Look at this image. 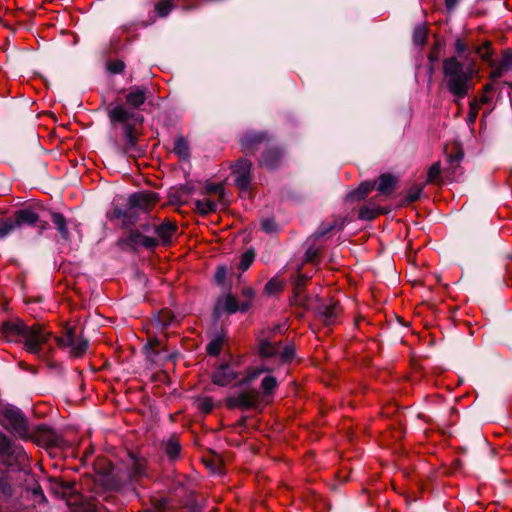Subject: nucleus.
<instances>
[{
  "label": "nucleus",
  "mask_w": 512,
  "mask_h": 512,
  "mask_svg": "<svg viewBox=\"0 0 512 512\" xmlns=\"http://www.w3.org/2000/svg\"><path fill=\"white\" fill-rule=\"evenodd\" d=\"M259 353L263 357L279 355L283 362H290L294 359L295 349L290 344L281 348L278 342H272L262 336L259 338Z\"/></svg>",
  "instance_id": "obj_9"
},
{
  "label": "nucleus",
  "mask_w": 512,
  "mask_h": 512,
  "mask_svg": "<svg viewBox=\"0 0 512 512\" xmlns=\"http://www.w3.org/2000/svg\"><path fill=\"white\" fill-rule=\"evenodd\" d=\"M0 493L7 496L12 494V486L6 478H0Z\"/></svg>",
  "instance_id": "obj_48"
},
{
  "label": "nucleus",
  "mask_w": 512,
  "mask_h": 512,
  "mask_svg": "<svg viewBox=\"0 0 512 512\" xmlns=\"http://www.w3.org/2000/svg\"><path fill=\"white\" fill-rule=\"evenodd\" d=\"M479 74L476 59L465 56V61L450 56L442 61L443 84L455 99L467 97L474 88V78Z\"/></svg>",
  "instance_id": "obj_1"
},
{
  "label": "nucleus",
  "mask_w": 512,
  "mask_h": 512,
  "mask_svg": "<svg viewBox=\"0 0 512 512\" xmlns=\"http://www.w3.org/2000/svg\"><path fill=\"white\" fill-rule=\"evenodd\" d=\"M341 307L337 302H333L329 305H321L318 308V315L321 318L322 322L329 326L333 325L337 322L338 317L341 314Z\"/></svg>",
  "instance_id": "obj_17"
},
{
  "label": "nucleus",
  "mask_w": 512,
  "mask_h": 512,
  "mask_svg": "<svg viewBox=\"0 0 512 512\" xmlns=\"http://www.w3.org/2000/svg\"><path fill=\"white\" fill-rule=\"evenodd\" d=\"M124 68L125 64L121 60H114L107 64V69L113 74L122 73Z\"/></svg>",
  "instance_id": "obj_46"
},
{
  "label": "nucleus",
  "mask_w": 512,
  "mask_h": 512,
  "mask_svg": "<svg viewBox=\"0 0 512 512\" xmlns=\"http://www.w3.org/2000/svg\"><path fill=\"white\" fill-rule=\"evenodd\" d=\"M441 172L440 162H435L428 170L427 182L434 183L438 179Z\"/></svg>",
  "instance_id": "obj_45"
},
{
  "label": "nucleus",
  "mask_w": 512,
  "mask_h": 512,
  "mask_svg": "<svg viewBox=\"0 0 512 512\" xmlns=\"http://www.w3.org/2000/svg\"><path fill=\"white\" fill-rule=\"evenodd\" d=\"M454 48H455V52H456L455 56L459 57L463 61H465L466 55H468L469 58H473L471 55L472 54L471 49L469 48V46L466 44V42L463 39L457 38L454 43Z\"/></svg>",
  "instance_id": "obj_31"
},
{
  "label": "nucleus",
  "mask_w": 512,
  "mask_h": 512,
  "mask_svg": "<svg viewBox=\"0 0 512 512\" xmlns=\"http://www.w3.org/2000/svg\"><path fill=\"white\" fill-rule=\"evenodd\" d=\"M0 457L5 466L14 470H22L28 465V456L23 447L2 432H0Z\"/></svg>",
  "instance_id": "obj_5"
},
{
  "label": "nucleus",
  "mask_w": 512,
  "mask_h": 512,
  "mask_svg": "<svg viewBox=\"0 0 512 512\" xmlns=\"http://www.w3.org/2000/svg\"><path fill=\"white\" fill-rule=\"evenodd\" d=\"M173 8V0H159L155 5V11L159 17H166Z\"/></svg>",
  "instance_id": "obj_34"
},
{
  "label": "nucleus",
  "mask_w": 512,
  "mask_h": 512,
  "mask_svg": "<svg viewBox=\"0 0 512 512\" xmlns=\"http://www.w3.org/2000/svg\"><path fill=\"white\" fill-rule=\"evenodd\" d=\"M254 258H255V253L252 250H248V251L244 252L241 255V259H240L239 266H238L239 269L241 271H246L252 265Z\"/></svg>",
  "instance_id": "obj_40"
},
{
  "label": "nucleus",
  "mask_w": 512,
  "mask_h": 512,
  "mask_svg": "<svg viewBox=\"0 0 512 512\" xmlns=\"http://www.w3.org/2000/svg\"><path fill=\"white\" fill-rule=\"evenodd\" d=\"M385 210L371 200L367 205L360 208L358 217L361 220H372L380 214H384Z\"/></svg>",
  "instance_id": "obj_22"
},
{
  "label": "nucleus",
  "mask_w": 512,
  "mask_h": 512,
  "mask_svg": "<svg viewBox=\"0 0 512 512\" xmlns=\"http://www.w3.org/2000/svg\"><path fill=\"white\" fill-rule=\"evenodd\" d=\"M242 293L249 300H251L254 297V294H255L254 290L252 288H250V287L244 288Z\"/></svg>",
  "instance_id": "obj_53"
},
{
  "label": "nucleus",
  "mask_w": 512,
  "mask_h": 512,
  "mask_svg": "<svg viewBox=\"0 0 512 512\" xmlns=\"http://www.w3.org/2000/svg\"><path fill=\"white\" fill-rule=\"evenodd\" d=\"M239 373L230 364L219 366L213 373L212 379L214 384L219 386H227L237 380Z\"/></svg>",
  "instance_id": "obj_14"
},
{
  "label": "nucleus",
  "mask_w": 512,
  "mask_h": 512,
  "mask_svg": "<svg viewBox=\"0 0 512 512\" xmlns=\"http://www.w3.org/2000/svg\"><path fill=\"white\" fill-rule=\"evenodd\" d=\"M181 446L177 438L171 437L165 444V452L171 458L175 459L179 456Z\"/></svg>",
  "instance_id": "obj_33"
},
{
  "label": "nucleus",
  "mask_w": 512,
  "mask_h": 512,
  "mask_svg": "<svg viewBox=\"0 0 512 512\" xmlns=\"http://www.w3.org/2000/svg\"><path fill=\"white\" fill-rule=\"evenodd\" d=\"M375 187V182H363L356 190L349 193L348 197L351 199L362 200L364 199Z\"/></svg>",
  "instance_id": "obj_27"
},
{
  "label": "nucleus",
  "mask_w": 512,
  "mask_h": 512,
  "mask_svg": "<svg viewBox=\"0 0 512 512\" xmlns=\"http://www.w3.org/2000/svg\"><path fill=\"white\" fill-rule=\"evenodd\" d=\"M38 221L39 215L32 208L17 210L11 216H0V239L24 226L35 225Z\"/></svg>",
  "instance_id": "obj_4"
},
{
  "label": "nucleus",
  "mask_w": 512,
  "mask_h": 512,
  "mask_svg": "<svg viewBox=\"0 0 512 512\" xmlns=\"http://www.w3.org/2000/svg\"><path fill=\"white\" fill-rule=\"evenodd\" d=\"M423 185H414L407 191L406 201L407 203L415 202L419 199L420 195L423 192Z\"/></svg>",
  "instance_id": "obj_42"
},
{
  "label": "nucleus",
  "mask_w": 512,
  "mask_h": 512,
  "mask_svg": "<svg viewBox=\"0 0 512 512\" xmlns=\"http://www.w3.org/2000/svg\"><path fill=\"white\" fill-rule=\"evenodd\" d=\"M227 270L224 266H220L217 268V271L215 273V280L218 283H223L226 279Z\"/></svg>",
  "instance_id": "obj_50"
},
{
  "label": "nucleus",
  "mask_w": 512,
  "mask_h": 512,
  "mask_svg": "<svg viewBox=\"0 0 512 512\" xmlns=\"http://www.w3.org/2000/svg\"><path fill=\"white\" fill-rule=\"evenodd\" d=\"M493 92H494V86L491 83L486 84L483 87L482 94L478 99V102L480 103V108L485 105L489 104L492 101L493 98Z\"/></svg>",
  "instance_id": "obj_37"
},
{
  "label": "nucleus",
  "mask_w": 512,
  "mask_h": 512,
  "mask_svg": "<svg viewBox=\"0 0 512 512\" xmlns=\"http://www.w3.org/2000/svg\"><path fill=\"white\" fill-rule=\"evenodd\" d=\"M460 158H461L460 156H455V157L451 156V161H453L455 159L457 162H459Z\"/></svg>",
  "instance_id": "obj_56"
},
{
  "label": "nucleus",
  "mask_w": 512,
  "mask_h": 512,
  "mask_svg": "<svg viewBox=\"0 0 512 512\" xmlns=\"http://www.w3.org/2000/svg\"><path fill=\"white\" fill-rule=\"evenodd\" d=\"M480 109L481 108H480V103L478 102V99L477 98L472 99L469 103V112H468V116H467L468 124L475 123Z\"/></svg>",
  "instance_id": "obj_38"
},
{
  "label": "nucleus",
  "mask_w": 512,
  "mask_h": 512,
  "mask_svg": "<svg viewBox=\"0 0 512 512\" xmlns=\"http://www.w3.org/2000/svg\"><path fill=\"white\" fill-rule=\"evenodd\" d=\"M128 201L141 213L145 214L158 202V197L153 192H139L132 194Z\"/></svg>",
  "instance_id": "obj_13"
},
{
  "label": "nucleus",
  "mask_w": 512,
  "mask_h": 512,
  "mask_svg": "<svg viewBox=\"0 0 512 512\" xmlns=\"http://www.w3.org/2000/svg\"><path fill=\"white\" fill-rule=\"evenodd\" d=\"M55 340L60 348H69L70 355L76 358L83 356L88 348V340L77 334L75 326H67L64 334Z\"/></svg>",
  "instance_id": "obj_7"
},
{
  "label": "nucleus",
  "mask_w": 512,
  "mask_h": 512,
  "mask_svg": "<svg viewBox=\"0 0 512 512\" xmlns=\"http://www.w3.org/2000/svg\"><path fill=\"white\" fill-rule=\"evenodd\" d=\"M108 116L113 123H122L126 139L125 152H132L137 143V135L132 122L140 121L139 117L125 108L123 105H116L108 111Z\"/></svg>",
  "instance_id": "obj_3"
},
{
  "label": "nucleus",
  "mask_w": 512,
  "mask_h": 512,
  "mask_svg": "<svg viewBox=\"0 0 512 512\" xmlns=\"http://www.w3.org/2000/svg\"><path fill=\"white\" fill-rule=\"evenodd\" d=\"M0 333L7 342H23L28 353L44 358V346L50 338V333L40 325L27 326L22 320L14 319L5 321Z\"/></svg>",
  "instance_id": "obj_2"
},
{
  "label": "nucleus",
  "mask_w": 512,
  "mask_h": 512,
  "mask_svg": "<svg viewBox=\"0 0 512 512\" xmlns=\"http://www.w3.org/2000/svg\"><path fill=\"white\" fill-rule=\"evenodd\" d=\"M318 255V251L314 248H309L306 252L307 261H313Z\"/></svg>",
  "instance_id": "obj_52"
},
{
  "label": "nucleus",
  "mask_w": 512,
  "mask_h": 512,
  "mask_svg": "<svg viewBox=\"0 0 512 512\" xmlns=\"http://www.w3.org/2000/svg\"><path fill=\"white\" fill-rule=\"evenodd\" d=\"M488 65L492 68V71L490 72V79L495 81L499 78H501L504 73L506 72L503 68H501L496 60H492L488 63Z\"/></svg>",
  "instance_id": "obj_44"
},
{
  "label": "nucleus",
  "mask_w": 512,
  "mask_h": 512,
  "mask_svg": "<svg viewBox=\"0 0 512 512\" xmlns=\"http://www.w3.org/2000/svg\"><path fill=\"white\" fill-rule=\"evenodd\" d=\"M0 416H22V412L16 406L0 403Z\"/></svg>",
  "instance_id": "obj_41"
},
{
  "label": "nucleus",
  "mask_w": 512,
  "mask_h": 512,
  "mask_svg": "<svg viewBox=\"0 0 512 512\" xmlns=\"http://www.w3.org/2000/svg\"><path fill=\"white\" fill-rule=\"evenodd\" d=\"M125 242L133 248L142 246L146 249L153 250L157 247V243L153 237L144 235L139 230H131Z\"/></svg>",
  "instance_id": "obj_15"
},
{
  "label": "nucleus",
  "mask_w": 512,
  "mask_h": 512,
  "mask_svg": "<svg viewBox=\"0 0 512 512\" xmlns=\"http://www.w3.org/2000/svg\"><path fill=\"white\" fill-rule=\"evenodd\" d=\"M141 212L127 201L125 207L115 206L110 212L111 219H122L123 226L128 227L137 223Z\"/></svg>",
  "instance_id": "obj_12"
},
{
  "label": "nucleus",
  "mask_w": 512,
  "mask_h": 512,
  "mask_svg": "<svg viewBox=\"0 0 512 512\" xmlns=\"http://www.w3.org/2000/svg\"><path fill=\"white\" fill-rule=\"evenodd\" d=\"M395 179L390 174H382L379 178L377 190L382 195H388L392 191Z\"/></svg>",
  "instance_id": "obj_29"
},
{
  "label": "nucleus",
  "mask_w": 512,
  "mask_h": 512,
  "mask_svg": "<svg viewBox=\"0 0 512 512\" xmlns=\"http://www.w3.org/2000/svg\"><path fill=\"white\" fill-rule=\"evenodd\" d=\"M497 64L506 72L510 70L512 68V51H504L501 59L497 61Z\"/></svg>",
  "instance_id": "obj_43"
},
{
  "label": "nucleus",
  "mask_w": 512,
  "mask_h": 512,
  "mask_svg": "<svg viewBox=\"0 0 512 512\" xmlns=\"http://www.w3.org/2000/svg\"><path fill=\"white\" fill-rule=\"evenodd\" d=\"M251 169L252 163L248 159H239L232 166V173L234 175V182L237 188L240 190L242 197H250V185H251Z\"/></svg>",
  "instance_id": "obj_8"
},
{
  "label": "nucleus",
  "mask_w": 512,
  "mask_h": 512,
  "mask_svg": "<svg viewBox=\"0 0 512 512\" xmlns=\"http://www.w3.org/2000/svg\"><path fill=\"white\" fill-rule=\"evenodd\" d=\"M428 37V28L424 24H419L413 31V42L416 45H424Z\"/></svg>",
  "instance_id": "obj_32"
},
{
  "label": "nucleus",
  "mask_w": 512,
  "mask_h": 512,
  "mask_svg": "<svg viewBox=\"0 0 512 512\" xmlns=\"http://www.w3.org/2000/svg\"><path fill=\"white\" fill-rule=\"evenodd\" d=\"M249 307V301L243 302L241 305H238L236 298L228 294L218 300L215 309L216 311H225L229 314H232L238 310L246 311Z\"/></svg>",
  "instance_id": "obj_16"
},
{
  "label": "nucleus",
  "mask_w": 512,
  "mask_h": 512,
  "mask_svg": "<svg viewBox=\"0 0 512 512\" xmlns=\"http://www.w3.org/2000/svg\"><path fill=\"white\" fill-rule=\"evenodd\" d=\"M204 190L207 194H212L217 196L220 200L224 196V186L222 183H207L204 186Z\"/></svg>",
  "instance_id": "obj_39"
},
{
  "label": "nucleus",
  "mask_w": 512,
  "mask_h": 512,
  "mask_svg": "<svg viewBox=\"0 0 512 512\" xmlns=\"http://www.w3.org/2000/svg\"><path fill=\"white\" fill-rule=\"evenodd\" d=\"M146 101V91L141 87H133L126 95V103L132 108H139Z\"/></svg>",
  "instance_id": "obj_21"
},
{
  "label": "nucleus",
  "mask_w": 512,
  "mask_h": 512,
  "mask_svg": "<svg viewBox=\"0 0 512 512\" xmlns=\"http://www.w3.org/2000/svg\"><path fill=\"white\" fill-rule=\"evenodd\" d=\"M283 287H284L283 282L280 279L275 277L266 283L264 292L267 295H274V294L281 292L283 290Z\"/></svg>",
  "instance_id": "obj_35"
},
{
  "label": "nucleus",
  "mask_w": 512,
  "mask_h": 512,
  "mask_svg": "<svg viewBox=\"0 0 512 512\" xmlns=\"http://www.w3.org/2000/svg\"><path fill=\"white\" fill-rule=\"evenodd\" d=\"M152 225H153V222H152V223H146V224H143V225H142V229H143V231H144V232H150V231H153Z\"/></svg>",
  "instance_id": "obj_55"
},
{
  "label": "nucleus",
  "mask_w": 512,
  "mask_h": 512,
  "mask_svg": "<svg viewBox=\"0 0 512 512\" xmlns=\"http://www.w3.org/2000/svg\"><path fill=\"white\" fill-rule=\"evenodd\" d=\"M0 424L11 434L22 439L31 438L35 434L34 428L29 425L27 418H1Z\"/></svg>",
  "instance_id": "obj_10"
},
{
  "label": "nucleus",
  "mask_w": 512,
  "mask_h": 512,
  "mask_svg": "<svg viewBox=\"0 0 512 512\" xmlns=\"http://www.w3.org/2000/svg\"><path fill=\"white\" fill-rule=\"evenodd\" d=\"M195 208L201 215H207L216 211L217 203L210 198L198 199L195 201Z\"/></svg>",
  "instance_id": "obj_28"
},
{
  "label": "nucleus",
  "mask_w": 512,
  "mask_h": 512,
  "mask_svg": "<svg viewBox=\"0 0 512 512\" xmlns=\"http://www.w3.org/2000/svg\"><path fill=\"white\" fill-rule=\"evenodd\" d=\"M474 52L486 63L493 60V50L489 41H485L482 45L476 46Z\"/></svg>",
  "instance_id": "obj_30"
},
{
  "label": "nucleus",
  "mask_w": 512,
  "mask_h": 512,
  "mask_svg": "<svg viewBox=\"0 0 512 512\" xmlns=\"http://www.w3.org/2000/svg\"><path fill=\"white\" fill-rule=\"evenodd\" d=\"M458 3V0H445L446 7L448 9H453Z\"/></svg>",
  "instance_id": "obj_54"
},
{
  "label": "nucleus",
  "mask_w": 512,
  "mask_h": 512,
  "mask_svg": "<svg viewBox=\"0 0 512 512\" xmlns=\"http://www.w3.org/2000/svg\"><path fill=\"white\" fill-rule=\"evenodd\" d=\"M335 225H336V221H334L332 224H322L318 229L317 235L323 236V235L327 234L332 229H334Z\"/></svg>",
  "instance_id": "obj_51"
},
{
  "label": "nucleus",
  "mask_w": 512,
  "mask_h": 512,
  "mask_svg": "<svg viewBox=\"0 0 512 512\" xmlns=\"http://www.w3.org/2000/svg\"><path fill=\"white\" fill-rule=\"evenodd\" d=\"M266 139L264 133L248 132L241 139L242 149L246 154H252Z\"/></svg>",
  "instance_id": "obj_18"
},
{
  "label": "nucleus",
  "mask_w": 512,
  "mask_h": 512,
  "mask_svg": "<svg viewBox=\"0 0 512 512\" xmlns=\"http://www.w3.org/2000/svg\"><path fill=\"white\" fill-rule=\"evenodd\" d=\"M153 232L156 234V237H153L157 243V247L159 245L168 246L172 243L173 237L175 236L178 227L176 223L171 222L169 220L163 221L160 224H157L155 221L152 225Z\"/></svg>",
  "instance_id": "obj_11"
},
{
  "label": "nucleus",
  "mask_w": 512,
  "mask_h": 512,
  "mask_svg": "<svg viewBox=\"0 0 512 512\" xmlns=\"http://www.w3.org/2000/svg\"><path fill=\"white\" fill-rule=\"evenodd\" d=\"M282 158V153L277 148H269L265 151L261 159V165L273 169L276 168Z\"/></svg>",
  "instance_id": "obj_23"
},
{
  "label": "nucleus",
  "mask_w": 512,
  "mask_h": 512,
  "mask_svg": "<svg viewBox=\"0 0 512 512\" xmlns=\"http://www.w3.org/2000/svg\"><path fill=\"white\" fill-rule=\"evenodd\" d=\"M51 221L54 224L55 228L58 230L61 237L64 240H68L69 232L67 229V221L65 217L61 213L54 212L51 214Z\"/></svg>",
  "instance_id": "obj_25"
},
{
  "label": "nucleus",
  "mask_w": 512,
  "mask_h": 512,
  "mask_svg": "<svg viewBox=\"0 0 512 512\" xmlns=\"http://www.w3.org/2000/svg\"><path fill=\"white\" fill-rule=\"evenodd\" d=\"M270 371V368L265 364H261L252 368H249L246 375L238 381L239 384H249L256 380L264 372Z\"/></svg>",
  "instance_id": "obj_24"
},
{
  "label": "nucleus",
  "mask_w": 512,
  "mask_h": 512,
  "mask_svg": "<svg viewBox=\"0 0 512 512\" xmlns=\"http://www.w3.org/2000/svg\"><path fill=\"white\" fill-rule=\"evenodd\" d=\"M226 342L224 334L220 333L213 337L207 344L206 351L211 356H218Z\"/></svg>",
  "instance_id": "obj_26"
},
{
  "label": "nucleus",
  "mask_w": 512,
  "mask_h": 512,
  "mask_svg": "<svg viewBox=\"0 0 512 512\" xmlns=\"http://www.w3.org/2000/svg\"><path fill=\"white\" fill-rule=\"evenodd\" d=\"M195 408L204 414L212 413L222 406L221 401H215L209 396H200L193 402Z\"/></svg>",
  "instance_id": "obj_20"
},
{
  "label": "nucleus",
  "mask_w": 512,
  "mask_h": 512,
  "mask_svg": "<svg viewBox=\"0 0 512 512\" xmlns=\"http://www.w3.org/2000/svg\"><path fill=\"white\" fill-rule=\"evenodd\" d=\"M261 401L260 392L252 390L227 397L224 403L229 410H255L261 412L264 408Z\"/></svg>",
  "instance_id": "obj_6"
},
{
  "label": "nucleus",
  "mask_w": 512,
  "mask_h": 512,
  "mask_svg": "<svg viewBox=\"0 0 512 512\" xmlns=\"http://www.w3.org/2000/svg\"><path fill=\"white\" fill-rule=\"evenodd\" d=\"M278 383L274 376L267 374L261 381V389L262 393H260V397L262 398V404L264 407L268 405L272 401V396L274 390L277 388Z\"/></svg>",
  "instance_id": "obj_19"
},
{
  "label": "nucleus",
  "mask_w": 512,
  "mask_h": 512,
  "mask_svg": "<svg viewBox=\"0 0 512 512\" xmlns=\"http://www.w3.org/2000/svg\"><path fill=\"white\" fill-rule=\"evenodd\" d=\"M262 229L267 233H272L275 231V222L273 219H264L261 222Z\"/></svg>",
  "instance_id": "obj_49"
},
{
  "label": "nucleus",
  "mask_w": 512,
  "mask_h": 512,
  "mask_svg": "<svg viewBox=\"0 0 512 512\" xmlns=\"http://www.w3.org/2000/svg\"><path fill=\"white\" fill-rule=\"evenodd\" d=\"M174 152L180 158L186 159L189 156V147L185 139L182 137L177 138L174 143Z\"/></svg>",
  "instance_id": "obj_36"
},
{
  "label": "nucleus",
  "mask_w": 512,
  "mask_h": 512,
  "mask_svg": "<svg viewBox=\"0 0 512 512\" xmlns=\"http://www.w3.org/2000/svg\"><path fill=\"white\" fill-rule=\"evenodd\" d=\"M307 277H305L304 275H299L295 282H294V293L296 295H299L301 293V291L303 290L304 286H305V283L307 281Z\"/></svg>",
  "instance_id": "obj_47"
}]
</instances>
